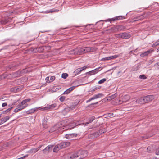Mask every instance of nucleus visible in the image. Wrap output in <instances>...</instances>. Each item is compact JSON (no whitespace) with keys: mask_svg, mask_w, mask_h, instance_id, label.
<instances>
[{"mask_svg":"<svg viewBox=\"0 0 159 159\" xmlns=\"http://www.w3.org/2000/svg\"><path fill=\"white\" fill-rule=\"evenodd\" d=\"M82 158L80 153L72 152L66 156L63 157L61 159H81Z\"/></svg>","mask_w":159,"mask_h":159,"instance_id":"f03ea898","label":"nucleus"},{"mask_svg":"<svg viewBox=\"0 0 159 159\" xmlns=\"http://www.w3.org/2000/svg\"><path fill=\"white\" fill-rule=\"evenodd\" d=\"M85 48L86 52H93L96 50L95 48L92 47H85Z\"/></svg>","mask_w":159,"mask_h":159,"instance_id":"dca6fc26","label":"nucleus"},{"mask_svg":"<svg viewBox=\"0 0 159 159\" xmlns=\"http://www.w3.org/2000/svg\"><path fill=\"white\" fill-rule=\"evenodd\" d=\"M65 97L64 96H62L60 98L59 100L61 102H63L65 100Z\"/></svg>","mask_w":159,"mask_h":159,"instance_id":"de8ad7c7","label":"nucleus"},{"mask_svg":"<svg viewBox=\"0 0 159 159\" xmlns=\"http://www.w3.org/2000/svg\"><path fill=\"white\" fill-rule=\"evenodd\" d=\"M21 75H23L25 73H27L28 71L26 69H24L20 71Z\"/></svg>","mask_w":159,"mask_h":159,"instance_id":"473e14b6","label":"nucleus"},{"mask_svg":"<svg viewBox=\"0 0 159 159\" xmlns=\"http://www.w3.org/2000/svg\"><path fill=\"white\" fill-rule=\"evenodd\" d=\"M147 102H149L152 101L155 98V97L153 95H148L145 96Z\"/></svg>","mask_w":159,"mask_h":159,"instance_id":"ddd939ff","label":"nucleus"},{"mask_svg":"<svg viewBox=\"0 0 159 159\" xmlns=\"http://www.w3.org/2000/svg\"><path fill=\"white\" fill-rule=\"evenodd\" d=\"M156 154L157 155H159V147L156 150Z\"/></svg>","mask_w":159,"mask_h":159,"instance_id":"603ef678","label":"nucleus"},{"mask_svg":"<svg viewBox=\"0 0 159 159\" xmlns=\"http://www.w3.org/2000/svg\"><path fill=\"white\" fill-rule=\"evenodd\" d=\"M116 26L117 31L125 30L126 29L125 26L122 25H116Z\"/></svg>","mask_w":159,"mask_h":159,"instance_id":"4468645a","label":"nucleus"},{"mask_svg":"<svg viewBox=\"0 0 159 159\" xmlns=\"http://www.w3.org/2000/svg\"><path fill=\"white\" fill-rule=\"evenodd\" d=\"M78 103H77V102H74L73 103L72 105H71L70 107V108L72 110L74 109L76 107Z\"/></svg>","mask_w":159,"mask_h":159,"instance_id":"c756f323","label":"nucleus"},{"mask_svg":"<svg viewBox=\"0 0 159 159\" xmlns=\"http://www.w3.org/2000/svg\"><path fill=\"white\" fill-rule=\"evenodd\" d=\"M77 135V134L75 133L70 134H66V137L67 139H69L71 140L75 139H73L74 137H76Z\"/></svg>","mask_w":159,"mask_h":159,"instance_id":"1a4fd4ad","label":"nucleus"},{"mask_svg":"<svg viewBox=\"0 0 159 159\" xmlns=\"http://www.w3.org/2000/svg\"><path fill=\"white\" fill-rule=\"evenodd\" d=\"M95 119L94 116L92 117L90 119L88 120V121L85 123V124H88L92 122Z\"/></svg>","mask_w":159,"mask_h":159,"instance_id":"72a5a7b5","label":"nucleus"},{"mask_svg":"<svg viewBox=\"0 0 159 159\" xmlns=\"http://www.w3.org/2000/svg\"><path fill=\"white\" fill-rule=\"evenodd\" d=\"M139 78H140V79H145L147 78V77H146V76L144 75H140L139 76Z\"/></svg>","mask_w":159,"mask_h":159,"instance_id":"c03bdc74","label":"nucleus"},{"mask_svg":"<svg viewBox=\"0 0 159 159\" xmlns=\"http://www.w3.org/2000/svg\"><path fill=\"white\" fill-rule=\"evenodd\" d=\"M99 136L101 134L106 132V130L105 129H102L97 131Z\"/></svg>","mask_w":159,"mask_h":159,"instance_id":"a878e982","label":"nucleus"},{"mask_svg":"<svg viewBox=\"0 0 159 159\" xmlns=\"http://www.w3.org/2000/svg\"><path fill=\"white\" fill-rule=\"evenodd\" d=\"M38 148H34L32 149V150L33 151V152H36L38 150V149H37Z\"/></svg>","mask_w":159,"mask_h":159,"instance_id":"0e129e2a","label":"nucleus"},{"mask_svg":"<svg viewBox=\"0 0 159 159\" xmlns=\"http://www.w3.org/2000/svg\"><path fill=\"white\" fill-rule=\"evenodd\" d=\"M129 99V97L127 95L124 96L122 98V102H125Z\"/></svg>","mask_w":159,"mask_h":159,"instance_id":"393cba45","label":"nucleus"},{"mask_svg":"<svg viewBox=\"0 0 159 159\" xmlns=\"http://www.w3.org/2000/svg\"><path fill=\"white\" fill-rule=\"evenodd\" d=\"M99 136L97 131L90 134L88 135V138L90 139H93Z\"/></svg>","mask_w":159,"mask_h":159,"instance_id":"6e6552de","label":"nucleus"},{"mask_svg":"<svg viewBox=\"0 0 159 159\" xmlns=\"http://www.w3.org/2000/svg\"><path fill=\"white\" fill-rule=\"evenodd\" d=\"M147 56V55H146V54L145 52L142 53L140 55V56L142 57H143L144 56Z\"/></svg>","mask_w":159,"mask_h":159,"instance_id":"4d7b16f0","label":"nucleus"},{"mask_svg":"<svg viewBox=\"0 0 159 159\" xmlns=\"http://www.w3.org/2000/svg\"><path fill=\"white\" fill-rule=\"evenodd\" d=\"M118 57V55H115L113 56H111L110 57H108V58L109 59V60H111V59H114L115 58H116L117 57Z\"/></svg>","mask_w":159,"mask_h":159,"instance_id":"c9c22d12","label":"nucleus"},{"mask_svg":"<svg viewBox=\"0 0 159 159\" xmlns=\"http://www.w3.org/2000/svg\"><path fill=\"white\" fill-rule=\"evenodd\" d=\"M116 37L118 38H121L123 39H129L131 37L130 34L128 33H123L116 35Z\"/></svg>","mask_w":159,"mask_h":159,"instance_id":"7ed1b4c3","label":"nucleus"},{"mask_svg":"<svg viewBox=\"0 0 159 159\" xmlns=\"http://www.w3.org/2000/svg\"><path fill=\"white\" fill-rule=\"evenodd\" d=\"M55 79V77L54 76H52L50 79V82H52Z\"/></svg>","mask_w":159,"mask_h":159,"instance_id":"09e8293b","label":"nucleus"},{"mask_svg":"<svg viewBox=\"0 0 159 159\" xmlns=\"http://www.w3.org/2000/svg\"><path fill=\"white\" fill-rule=\"evenodd\" d=\"M95 74L96 73H95V72L94 70H93L92 71H91L89 72H86V74H88V75H93Z\"/></svg>","mask_w":159,"mask_h":159,"instance_id":"e433bc0d","label":"nucleus"},{"mask_svg":"<svg viewBox=\"0 0 159 159\" xmlns=\"http://www.w3.org/2000/svg\"><path fill=\"white\" fill-rule=\"evenodd\" d=\"M13 108V107H11V108L7 109L6 110L3 111V113L5 114V113H7L8 112L10 111Z\"/></svg>","mask_w":159,"mask_h":159,"instance_id":"58836bf2","label":"nucleus"},{"mask_svg":"<svg viewBox=\"0 0 159 159\" xmlns=\"http://www.w3.org/2000/svg\"><path fill=\"white\" fill-rule=\"evenodd\" d=\"M159 44V43H157V42H156L152 44V47H155V46H157Z\"/></svg>","mask_w":159,"mask_h":159,"instance_id":"6e6d98bb","label":"nucleus"},{"mask_svg":"<svg viewBox=\"0 0 159 159\" xmlns=\"http://www.w3.org/2000/svg\"><path fill=\"white\" fill-rule=\"evenodd\" d=\"M45 80L46 81V82L48 83H50V80H49V77H47L45 79Z\"/></svg>","mask_w":159,"mask_h":159,"instance_id":"864d4df0","label":"nucleus"},{"mask_svg":"<svg viewBox=\"0 0 159 159\" xmlns=\"http://www.w3.org/2000/svg\"><path fill=\"white\" fill-rule=\"evenodd\" d=\"M82 50L81 48H76L70 51V54L80 55L82 54Z\"/></svg>","mask_w":159,"mask_h":159,"instance_id":"20e7f679","label":"nucleus"},{"mask_svg":"<svg viewBox=\"0 0 159 159\" xmlns=\"http://www.w3.org/2000/svg\"><path fill=\"white\" fill-rule=\"evenodd\" d=\"M20 104H21L22 105H25V104H26V102H25L24 100H23V101H22L20 103Z\"/></svg>","mask_w":159,"mask_h":159,"instance_id":"e2e57ef3","label":"nucleus"},{"mask_svg":"<svg viewBox=\"0 0 159 159\" xmlns=\"http://www.w3.org/2000/svg\"><path fill=\"white\" fill-rule=\"evenodd\" d=\"M68 76V75L66 73H63L62 74V78L66 79Z\"/></svg>","mask_w":159,"mask_h":159,"instance_id":"4c0bfd02","label":"nucleus"},{"mask_svg":"<svg viewBox=\"0 0 159 159\" xmlns=\"http://www.w3.org/2000/svg\"><path fill=\"white\" fill-rule=\"evenodd\" d=\"M136 102L138 104H144L147 102V100L145 96L140 98L137 99Z\"/></svg>","mask_w":159,"mask_h":159,"instance_id":"39448f33","label":"nucleus"},{"mask_svg":"<svg viewBox=\"0 0 159 159\" xmlns=\"http://www.w3.org/2000/svg\"><path fill=\"white\" fill-rule=\"evenodd\" d=\"M81 68H79L77 69H76L74 72V73L75 74H78L81 71H82L81 70Z\"/></svg>","mask_w":159,"mask_h":159,"instance_id":"f704fd0d","label":"nucleus"},{"mask_svg":"<svg viewBox=\"0 0 159 159\" xmlns=\"http://www.w3.org/2000/svg\"><path fill=\"white\" fill-rule=\"evenodd\" d=\"M87 152V151L84 150V151H80L78 152H77V153H80V155L81 156H82V158H81H81H82L83 157H85L86 156V155H85L82 156V154L83 153H85V152Z\"/></svg>","mask_w":159,"mask_h":159,"instance_id":"2f4dec72","label":"nucleus"},{"mask_svg":"<svg viewBox=\"0 0 159 159\" xmlns=\"http://www.w3.org/2000/svg\"><path fill=\"white\" fill-rule=\"evenodd\" d=\"M100 68V67H98V68L94 70L95 72V73L96 74V73H97L98 71V70Z\"/></svg>","mask_w":159,"mask_h":159,"instance_id":"052dcab7","label":"nucleus"},{"mask_svg":"<svg viewBox=\"0 0 159 159\" xmlns=\"http://www.w3.org/2000/svg\"><path fill=\"white\" fill-rule=\"evenodd\" d=\"M154 50L153 49H150L149 50H148L147 51L145 52L146 54V55L147 56L149 53L152 52Z\"/></svg>","mask_w":159,"mask_h":159,"instance_id":"79ce46f5","label":"nucleus"},{"mask_svg":"<svg viewBox=\"0 0 159 159\" xmlns=\"http://www.w3.org/2000/svg\"><path fill=\"white\" fill-rule=\"evenodd\" d=\"M45 47L46 48V47L43 46L39 48H35L33 49L32 51L34 53H36L37 52L41 53L44 51V48Z\"/></svg>","mask_w":159,"mask_h":159,"instance_id":"423d86ee","label":"nucleus"},{"mask_svg":"<svg viewBox=\"0 0 159 159\" xmlns=\"http://www.w3.org/2000/svg\"><path fill=\"white\" fill-rule=\"evenodd\" d=\"M115 100L116 101V102L119 104H121L123 102H122V100H121L120 99H116Z\"/></svg>","mask_w":159,"mask_h":159,"instance_id":"a18cd8bd","label":"nucleus"},{"mask_svg":"<svg viewBox=\"0 0 159 159\" xmlns=\"http://www.w3.org/2000/svg\"><path fill=\"white\" fill-rule=\"evenodd\" d=\"M24 100L25 101V102H26V103L27 102L30 101L31 99H25Z\"/></svg>","mask_w":159,"mask_h":159,"instance_id":"338daca9","label":"nucleus"},{"mask_svg":"<svg viewBox=\"0 0 159 159\" xmlns=\"http://www.w3.org/2000/svg\"><path fill=\"white\" fill-rule=\"evenodd\" d=\"M102 94L100 93H99L97 95H94L93 97L91 98V99H95L98 98L100 97L101 96H102Z\"/></svg>","mask_w":159,"mask_h":159,"instance_id":"cd10ccee","label":"nucleus"},{"mask_svg":"<svg viewBox=\"0 0 159 159\" xmlns=\"http://www.w3.org/2000/svg\"><path fill=\"white\" fill-rule=\"evenodd\" d=\"M53 146L51 145H48L43 150V153L44 154L48 153L49 151L52 150Z\"/></svg>","mask_w":159,"mask_h":159,"instance_id":"0eeeda50","label":"nucleus"},{"mask_svg":"<svg viewBox=\"0 0 159 159\" xmlns=\"http://www.w3.org/2000/svg\"><path fill=\"white\" fill-rule=\"evenodd\" d=\"M22 106V105L21 104H20V103L18 104L17 107H18V108H20L21 106Z\"/></svg>","mask_w":159,"mask_h":159,"instance_id":"774afa93","label":"nucleus"},{"mask_svg":"<svg viewBox=\"0 0 159 159\" xmlns=\"http://www.w3.org/2000/svg\"><path fill=\"white\" fill-rule=\"evenodd\" d=\"M125 17L123 16H119L115 17V19H116V20H120L125 19Z\"/></svg>","mask_w":159,"mask_h":159,"instance_id":"7c9ffc66","label":"nucleus"},{"mask_svg":"<svg viewBox=\"0 0 159 159\" xmlns=\"http://www.w3.org/2000/svg\"><path fill=\"white\" fill-rule=\"evenodd\" d=\"M11 20V18L6 17L4 19H2L0 21V23L2 25H5L8 22L10 21V20Z\"/></svg>","mask_w":159,"mask_h":159,"instance_id":"f8f14e48","label":"nucleus"},{"mask_svg":"<svg viewBox=\"0 0 159 159\" xmlns=\"http://www.w3.org/2000/svg\"><path fill=\"white\" fill-rule=\"evenodd\" d=\"M107 80L106 78H103L102 79H101V80L99 81L98 82L99 84H101L103 83L104 82L106 81Z\"/></svg>","mask_w":159,"mask_h":159,"instance_id":"ea45409f","label":"nucleus"},{"mask_svg":"<svg viewBox=\"0 0 159 159\" xmlns=\"http://www.w3.org/2000/svg\"><path fill=\"white\" fill-rule=\"evenodd\" d=\"M88 65H87V66H84L83 67H82V68H82L81 69V70H83L86 69V68H88Z\"/></svg>","mask_w":159,"mask_h":159,"instance_id":"5fc2aeb1","label":"nucleus"},{"mask_svg":"<svg viewBox=\"0 0 159 159\" xmlns=\"http://www.w3.org/2000/svg\"><path fill=\"white\" fill-rule=\"evenodd\" d=\"M154 50L153 49H150L149 50H148L147 51L145 52L146 54V55L147 56L149 53L152 52Z\"/></svg>","mask_w":159,"mask_h":159,"instance_id":"37998d69","label":"nucleus"},{"mask_svg":"<svg viewBox=\"0 0 159 159\" xmlns=\"http://www.w3.org/2000/svg\"><path fill=\"white\" fill-rule=\"evenodd\" d=\"M105 60H109L108 57H105L104 58H103L101 59V61H104Z\"/></svg>","mask_w":159,"mask_h":159,"instance_id":"680f3d73","label":"nucleus"},{"mask_svg":"<svg viewBox=\"0 0 159 159\" xmlns=\"http://www.w3.org/2000/svg\"><path fill=\"white\" fill-rule=\"evenodd\" d=\"M77 86H72L70 88H69L67 89L63 93V94H68L71 91H72L75 88L77 87Z\"/></svg>","mask_w":159,"mask_h":159,"instance_id":"f3484780","label":"nucleus"},{"mask_svg":"<svg viewBox=\"0 0 159 159\" xmlns=\"http://www.w3.org/2000/svg\"><path fill=\"white\" fill-rule=\"evenodd\" d=\"M56 106V104H53L52 105H49L48 107H44L43 108V110H48V109H53Z\"/></svg>","mask_w":159,"mask_h":159,"instance_id":"5701e85b","label":"nucleus"},{"mask_svg":"<svg viewBox=\"0 0 159 159\" xmlns=\"http://www.w3.org/2000/svg\"><path fill=\"white\" fill-rule=\"evenodd\" d=\"M117 96V94L115 93L111 96H108L106 97L107 100H111L113 99H114Z\"/></svg>","mask_w":159,"mask_h":159,"instance_id":"412c9836","label":"nucleus"},{"mask_svg":"<svg viewBox=\"0 0 159 159\" xmlns=\"http://www.w3.org/2000/svg\"><path fill=\"white\" fill-rule=\"evenodd\" d=\"M10 118V116H7L4 118H2L1 120V124H3L5 122L8 120Z\"/></svg>","mask_w":159,"mask_h":159,"instance_id":"4be33fe9","label":"nucleus"},{"mask_svg":"<svg viewBox=\"0 0 159 159\" xmlns=\"http://www.w3.org/2000/svg\"><path fill=\"white\" fill-rule=\"evenodd\" d=\"M20 110H21V109H20L19 108L17 107V108L15 109L14 110V111L16 112H18L19 111H20Z\"/></svg>","mask_w":159,"mask_h":159,"instance_id":"3c124183","label":"nucleus"},{"mask_svg":"<svg viewBox=\"0 0 159 159\" xmlns=\"http://www.w3.org/2000/svg\"><path fill=\"white\" fill-rule=\"evenodd\" d=\"M147 16V13H144L142 15L136 16L134 19L136 20H134V21L140 20L143 19V18H146Z\"/></svg>","mask_w":159,"mask_h":159,"instance_id":"9d476101","label":"nucleus"},{"mask_svg":"<svg viewBox=\"0 0 159 159\" xmlns=\"http://www.w3.org/2000/svg\"><path fill=\"white\" fill-rule=\"evenodd\" d=\"M61 148H60V147H59V144H57L56 145L54 148H53V151L54 152H57L59 150H60Z\"/></svg>","mask_w":159,"mask_h":159,"instance_id":"c85d7f7f","label":"nucleus"},{"mask_svg":"<svg viewBox=\"0 0 159 159\" xmlns=\"http://www.w3.org/2000/svg\"><path fill=\"white\" fill-rule=\"evenodd\" d=\"M81 49L82 50V54L87 53L86 52L85 47L81 48Z\"/></svg>","mask_w":159,"mask_h":159,"instance_id":"8fccbe9b","label":"nucleus"},{"mask_svg":"<svg viewBox=\"0 0 159 159\" xmlns=\"http://www.w3.org/2000/svg\"><path fill=\"white\" fill-rule=\"evenodd\" d=\"M20 63L19 62H14L11 65H10L9 67L10 69L15 68L19 65Z\"/></svg>","mask_w":159,"mask_h":159,"instance_id":"2eb2a0df","label":"nucleus"},{"mask_svg":"<svg viewBox=\"0 0 159 159\" xmlns=\"http://www.w3.org/2000/svg\"><path fill=\"white\" fill-rule=\"evenodd\" d=\"M107 31H108L110 33H115L117 32V30L116 29V26H115L110 29H108L107 30Z\"/></svg>","mask_w":159,"mask_h":159,"instance_id":"a211bd4d","label":"nucleus"},{"mask_svg":"<svg viewBox=\"0 0 159 159\" xmlns=\"http://www.w3.org/2000/svg\"><path fill=\"white\" fill-rule=\"evenodd\" d=\"M37 108L32 109L27 111V113L28 114H31L34 113L35 111H36L37 110Z\"/></svg>","mask_w":159,"mask_h":159,"instance_id":"bb28decb","label":"nucleus"},{"mask_svg":"<svg viewBox=\"0 0 159 159\" xmlns=\"http://www.w3.org/2000/svg\"><path fill=\"white\" fill-rule=\"evenodd\" d=\"M107 115V117H110L113 116V114L112 113H108Z\"/></svg>","mask_w":159,"mask_h":159,"instance_id":"13d9d810","label":"nucleus"},{"mask_svg":"<svg viewBox=\"0 0 159 159\" xmlns=\"http://www.w3.org/2000/svg\"><path fill=\"white\" fill-rule=\"evenodd\" d=\"M147 151L149 153L152 152L154 150V148L152 145L148 146L147 149Z\"/></svg>","mask_w":159,"mask_h":159,"instance_id":"b1692460","label":"nucleus"},{"mask_svg":"<svg viewBox=\"0 0 159 159\" xmlns=\"http://www.w3.org/2000/svg\"><path fill=\"white\" fill-rule=\"evenodd\" d=\"M12 76L14 77H16L20 76L21 75V72L20 70L16 72L13 73H12Z\"/></svg>","mask_w":159,"mask_h":159,"instance_id":"6ab92c4d","label":"nucleus"},{"mask_svg":"<svg viewBox=\"0 0 159 159\" xmlns=\"http://www.w3.org/2000/svg\"><path fill=\"white\" fill-rule=\"evenodd\" d=\"M70 143L69 142H63L59 144L60 148H63L69 146L70 145Z\"/></svg>","mask_w":159,"mask_h":159,"instance_id":"9b49d317","label":"nucleus"},{"mask_svg":"<svg viewBox=\"0 0 159 159\" xmlns=\"http://www.w3.org/2000/svg\"><path fill=\"white\" fill-rule=\"evenodd\" d=\"M100 68V67H98V68L94 70L95 72V73L96 74V73H97L98 71V70Z\"/></svg>","mask_w":159,"mask_h":159,"instance_id":"bf43d9fd","label":"nucleus"},{"mask_svg":"<svg viewBox=\"0 0 159 159\" xmlns=\"http://www.w3.org/2000/svg\"><path fill=\"white\" fill-rule=\"evenodd\" d=\"M28 106L27 104H25V105H22V106H21L20 108H19L20 109H21V110H22L24 109V108H25L26 107Z\"/></svg>","mask_w":159,"mask_h":159,"instance_id":"49530a36","label":"nucleus"},{"mask_svg":"<svg viewBox=\"0 0 159 159\" xmlns=\"http://www.w3.org/2000/svg\"><path fill=\"white\" fill-rule=\"evenodd\" d=\"M21 89V87L19 86L17 87H15L11 89V90L14 92H16L17 91H19Z\"/></svg>","mask_w":159,"mask_h":159,"instance_id":"aec40b11","label":"nucleus"},{"mask_svg":"<svg viewBox=\"0 0 159 159\" xmlns=\"http://www.w3.org/2000/svg\"><path fill=\"white\" fill-rule=\"evenodd\" d=\"M7 105V103H4L2 104V106L3 107H4Z\"/></svg>","mask_w":159,"mask_h":159,"instance_id":"69168bd1","label":"nucleus"},{"mask_svg":"<svg viewBox=\"0 0 159 159\" xmlns=\"http://www.w3.org/2000/svg\"><path fill=\"white\" fill-rule=\"evenodd\" d=\"M63 122L61 123H58L57 124L53 127H52L49 130V132L52 133L54 131H56V133L63 132L66 130V127L63 125Z\"/></svg>","mask_w":159,"mask_h":159,"instance_id":"f257e3e1","label":"nucleus"},{"mask_svg":"<svg viewBox=\"0 0 159 159\" xmlns=\"http://www.w3.org/2000/svg\"><path fill=\"white\" fill-rule=\"evenodd\" d=\"M116 20V19H115V17L113 18H112L111 19H108L107 20H105V21H115Z\"/></svg>","mask_w":159,"mask_h":159,"instance_id":"a19ab883","label":"nucleus"}]
</instances>
